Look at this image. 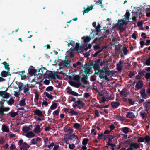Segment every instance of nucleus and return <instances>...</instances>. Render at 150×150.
Masks as SVG:
<instances>
[{"label": "nucleus", "instance_id": "nucleus-1", "mask_svg": "<svg viewBox=\"0 0 150 150\" xmlns=\"http://www.w3.org/2000/svg\"><path fill=\"white\" fill-rule=\"evenodd\" d=\"M85 105V103L82 102V101L81 100L77 101L74 104H73L72 105V106L74 108L76 109V107H77L79 109L83 108Z\"/></svg>", "mask_w": 150, "mask_h": 150}, {"label": "nucleus", "instance_id": "nucleus-2", "mask_svg": "<svg viewBox=\"0 0 150 150\" xmlns=\"http://www.w3.org/2000/svg\"><path fill=\"white\" fill-rule=\"evenodd\" d=\"M128 21H125L123 22L117 23L114 25L113 27L114 28H116L117 26H119V30L120 31L122 32L125 30V29L123 28L124 25L127 24L128 23Z\"/></svg>", "mask_w": 150, "mask_h": 150}, {"label": "nucleus", "instance_id": "nucleus-3", "mask_svg": "<svg viewBox=\"0 0 150 150\" xmlns=\"http://www.w3.org/2000/svg\"><path fill=\"white\" fill-rule=\"evenodd\" d=\"M143 105L144 108V110L148 113V111L150 109V99H148V101H146L143 103Z\"/></svg>", "mask_w": 150, "mask_h": 150}, {"label": "nucleus", "instance_id": "nucleus-4", "mask_svg": "<svg viewBox=\"0 0 150 150\" xmlns=\"http://www.w3.org/2000/svg\"><path fill=\"white\" fill-rule=\"evenodd\" d=\"M28 71V73L31 76L34 75L37 71V70L35 69V67L32 66H30Z\"/></svg>", "mask_w": 150, "mask_h": 150}, {"label": "nucleus", "instance_id": "nucleus-5", "mask_svg": "<svg viewBox=\"0 0 150 150\" xmlns=\"http://www.w3.org/2000/svg\"><path fill=\"white\" fill-rule=\"evenodd\" d=\"M10 109L9 107H4V106H1L0 107V115L2 116L4 115V112H7Z\"/></svg>", "mask_w": 150, "mask_h": 150}, {"label": "nucleus", "instance_id": "nucleus-6", "mask_svg": "<svg viewBox=\"0 0 150 150\" xmlns=\"http://www.w3.org/2000/svg\"><path fill=\"white\" fill-rule=\"evenodd\" d=\"M143 86V81L142 80H139L135 86V90H138L140 89Z\"/></svg>", "mask_w": 150, "mask_h": 150}, {"label": "nucleus", "instance_id": "nucleus-7", "mask_svg": "<svg viewBox=\"0 0 150 150\" xmlns=\"http://www.w3.org/2000/svg\"><path fill=\"white\" fill-rule=\"evenodd\" d=\"M145 110H142L140 112V117L144 119L145 121H149V119L146 116L147 114L145 112Z\"/></svg>", "mask_w": 150, "mask_h": 150}, {"label": "nucleus", "instance_id": "nucleus-8", "mask_svg": "<svg viewBox=\"0 0 150 150\" xmlns=\"http://www.w3.org/2000/svg\"><path fill=\"white\" fill-rule=\"evenodd\" d=\"M125 63L123 62H122L121 60H120L119 63L116 64L117 69L120 71H121L124 66L123 64Z\"/></svg>", "mask_w": 150, "mask_h": 150}, {"label": "nucleus", "instance_id": "nucleus-9", "mask_svg": "<svg viewBox=\"0 0 150 150\" xmlns=\"http://www.w3.org/2000/svg\"><path fill=\"white\" fill-rule=\"evenodd\" d=\"M66 135L68 136V137L66 138L67 140L68 141L69 140H76V139H78L77 136L75 135L74 134H66Z\"/></svg>", "mask_w": 150, "mask_h": 150}, {"label": "nucleus", "instance_id": "nucleus-10", "mask_svg": "<svg viewBox=\"0 0 150 150\" xmlns=\"http://www.w3.org/2000/svg\"><path fill=\"white\" fill-rule=\"evenodd\" d=\"M73 50L78 52H81L83 50V47L81 45H80L79 43H76L75 47Z\"/></svg>", "mask_w": 150, "mask_h": 150}, {"label": "nucleus", "instance_id": "nucleus-11", "mask_svg": "<svg viewBox=\"0 0 150 150\" xmlns=\"http://www.w3.org/2000/svg\"><path fill=\"white\" fill-rule=\"evenodd\" d=\"M87 8L85 7H83V8L84 10L82 11L83 14L84 15L86 13H87L90 10H91L93 8L94 6V5L91 4L90 6L88 5L87 6Z\"/></svg>", "mask_w": 150, "mask_h": 150}, {"label": "nucleus", "instance_id": "nucleus-12", "mask_svg": "<svg viewBox=\"0 0 150 150\" xmlns=\"http://www.w3.org/2000/svg\"><path fill=\"white\" fill-rule=\"evenodd\" d=\"M140 93L142 97L144 99L147 98V94L146 92V90L144 87L140 91Z\"/></svg>", "mask_w": 150, "mask_h": 150}, {"label": "nucleus", "instance_id": "nucleus-13", "mask_svg": "<svg viewBox=\"0 0 150 150\" xmlns=\"http://www.w3.org/2000/svg\"><path fill=\"white\" fill-rule=\"evenodd\" d=\"M104 73L105 74V75L104 76H99V77L100 79H104L105 80H107L108 79L107 76H109L111 74V72L109 71L108 70L104 71Z\"/></svg>", "mask_w": 150, "mask_h": 150}, {"label": "nucleus", "instance_id": "nucleus-14", "mask_svg": "<svg viewBox=\"0 0 150 150\" xmlns=\"http://www.w3.org/2000/svg\"><path fill=\"white\" fill-rule=\"evenodd\" d=\"M69 84L72 86L76 88H78L81 85L80 82H75L74 81H71L69 83Z\"/></svg>", "mask_w": 150, "mask_h": 150}, {"label": "nucleus", "instance_id": "nucleus-15", "mask_svg": "<svg viewBox=\"0 0 150 150\" xmlns=\"http://www.w3.org/2000/svg\"><path fill=\"white\" fill-rule=\"evenodd\" d=\"M67 57V56H65V60H64L63 61V67H66L67 68H68L70 67V61L68 60H66V59Z\"/></svg>", "mask_w": 150, "mask_h": 150}, {"label": "nucleus", "instance_id": "nucleus-16", "mask_svg": "<svg viewBox=\"0 0 150 150\" xmlns=\"http://www.w3.org/2000/svg\"><path fill=\"white\" fill-rule=\"evenodd\" d=\"M29 147V145L26 142H24L22 146L20 147V150H27Z\"/></svg>", "mask_w": 150, "mask_h": 150}, {"label": "nucleus", "instance_id": "nucleus-17", "mask_svg": "<svg viewBox=\"0 0 150 150\" xmlns=\"http://www.w3.org/2000/svg\"><path fill=\"white\" fill-rule=\"evenodd\" d=\"M9 73H10L9 71H5L3 70L1 71L0 75L2 77H6L8 76H10L11 75V74H10Z\"/></svg>", "mask_w": 150, "mask_h": 150}, {"label": "nucleus", "instance_id": "nucleus-18", "mask_svg": "<svg viewBox=\"0 0 150 150\" xmlns=\"http://www.w3.org/2000/svg\"><path fill=\"white\" fill-rule=\"evenodd\" d=\"M35 135V134L32 131H29L26 133L25 136L28 138H31L34 137Z\"/></svg>", "mask_w": 150, "mask_h": 150}, {"label": "nucleus", "instance_id": "nucleus-19", "mask_svg": "<svg viewBox=\"0 0 150 150\" xmlns=\"http://www.w3.org/2000/svg\"><path fill=\"white\" fill-rule=\"evenodd\" d=\"M34 112L35 114L41 117L43 116L41 111L39 109H37L35 110L34 111Z\"/></svg>", "mask_w": 150, "mask_h": 150}, {"label": "nucleus", "instance_id": "nucleus-20", "mask_svg": "<svg viewBox=\"0 0 150 150\" xmlns=\"http://www.w3.org/2000/svg\"><path fill=\"white\" fill-rule=\"evenodd\" d=\"M111 104L113 108H116L120 105V104L119 102H112L111 103Z\"/></svg>", "mask_w": 150, "mask_h": 150}, {"label": "nucleus", "instance_id": "nucleus-21", "mask_svg": "<svg viewBox=\"0 0 150 150\" xmlns=\"http://www.w3.org/2000/svg\"><path fill=\"white\" fill-rule=\"evenodd\" d=\"M102 40H100V39H98V38L96 37L94 40H93L92 42V44L95 43L96 45H100L101 43L102 42Z\"/></svg>", "mask_w": 150, "mask_h": 150}, {"label": "nucleus", "instance_id": "nucleus-22", "mask_svg": "<svg viewBox=\"0 0 150 150\" xmlns=\"http://www.w3.org/2000/svg\"><path fill=\"white\" fill-rule=\"evenodd\" d=\"M127 115L126 117L129 118L133 119L135 118V116L134 113L132 112H127Z\"/></svg>", "mask_w": 150, "mask_h": 150}, {"label": "nucleus", "instance_id": "nucleus-23", "mask_svg": "<svg viewBox=\"0 0 150 150\" xmlns=\"http://www.w3.org/2000/svg\"><path fill=\"white\" fill-rule=\"evenodd\" d=\"M67 93L68 94L72 95L75 96H77L79 95V94L77 93L72 91L71 89H69L67 91Z\"/></svg>", "mask_w": 150, "mask_h": 150}, {"label": "nucleus", "instance_id": "nucleus-24", "mask_svg": "<svg viewBox=\"0 0 150 150\" xmlns=\"http://www.w3.org/2000/svg\"><path fill=\"white\" fill-rule=\"evenodd\" d=\"M82 39L83 40V41L85 43H87L89 42L91 40V37L90 36H83L82 38Z\"/></svg>", "mask_w": 150, "mask_h": 150}, {"label": "nucleus", "instance_id": "nucleus-25", "mask_svg": "<svg viewBox=\"0 0 150 150\" xmlns=\"http://www.w3.org/2000/svg\"><path fill=\"white\" fill-rule=\"evenodd\" d=\"M33 131L35 133H39L41 131L40 127V125H37Z\"/></svg>", "mask_w": 150, "mask_h": 150}, {"label": "nucleus", "instance_id": "nucleus-26", "mask_svg": "<svg viewBox=\"0 0 150 150\" xmlns=\"http://www.w3.org/2000/svg\"><path fill=\"white\" fill-rule=\"evenodd\" d=\"M38 72H41L40 73L41 74L45 75L47 72V70L46 69V68L43 67L40 69L38 70Z\"/></svg>", "mask_w": 150, "mask_h": 150}, {"label": "nucleus", "instance_id": "nucleus-27", "mask_svg": "<svg viewBox=\"0 0 150 150\" xmlns=\"http://www.w3.org/2000/svg\"><path fill=\"white\" fill-rule=\"evenodd\" d=\"M134 149H137L140 148V146L139 144L136 142H132L131 144Z\"/></svg>", "mask_w": 150, "mask_h": 150}, {"label": "nucleus", "instance_id": "nucleus-28", "mask_svg": "<svg viewBox=\"0 0 150 150\" xmlns=\"http://www.w3.org/2000/svg\"><path fill=\"white\" fill-rule=\"evenodd\" d=\"M86 67L85 68L86 69H87L89 70L90 71H91V69L93 68V63H91L90 64H86L85 65Z\"/></svg>", "mask_w": 150, "mask_h": 150}, {"label": "nucleus", "instance_id": "nucleus-29", "mask_svg": "<svg viewBox=\"0 0 150 150\" xmlns=\"http://www.w3.org/2000/svg\"><path fill=\"white\" fill-rule=\"evenodd\" d=\"M6 102L8 104L11 106L14 103L15 100L12 98H11L8 101L6 100Z\"/></svg>", "mask_w": 150, "mask_h": 150}, {"label": "nucleus", "instance_id": "nucleus-30", "mask_svg": "<svg viewBox=\"0 0 150 150\" xmlns=\"http://www.w3.org/2000/svg\"><path fill=\"white\" fill-rule=\"evenodd\" d=\"M2 131L4 132H8L9 131L8 127L5 125H4L2 126Z\"/></svg>", "mask_w": 150, "mask_h": 150}, {"label": "nucleus", "instance_id": "nucleus-31", "mask_svg": "<svg viewBox=\"0 0 150 150\" xmlns=\"http://www.w3.org/2000/svg\"><path fill=\"white\" fill-rule=\"evenodd\" d=\"M18 88L20 91L23 90L25 87H26V85H24L23 83L20 82H18Z\"/></svg>", "mask_w": 150, "mask_h": 150}, {"label": "nucleus", "instance_id": "nucleus-32", "mask_svg": "<svg viewBox=\"0 0 150 150\" xmlns=\"http://www.w3.org/2000/svg\"><path fill=\"white\" fill-rule=\"evenodd\" d=\"M2 64L4 65V68L6 70H7L8 71H9L10 68L9 67V64L7 63L6 62L4 61L2 63Z\"/></svg>", "mask_w": 150, "mask_h": 150}, {"label": "nucleus", "instance_id": "nucleus-33", "mask_svg": "<svg viewBox=\"0 0 150 150\" xmlns=\"http://www.w3.org/2000/svg\"><path fill=\"white\" fill-rule=\"evenodd\" d=\"M101 28V26L100 24H98L97 27H96V31L97 33L95 34V35H98V33L100 32H101V30L100 29ZM93 35H94V34H93Z\"/></svg>", "mask_w": 150, "mask_h": 150}, {"label": "nucleus", "instance_id": "nucleus-34", "mask_svg": "<svg viewBox=\"0 0 150 150\" xmlns=\"http://www.w3.org/2000/svg\"><path fill=\"white\" fill-rule=\"evenodd\" d=\"M144 141L147 144L150 143V136L148 135L145 136L144 138Z\"/></svg>", "mask_w": 150, "mask_h": 150}, {"label": "nucleus", "instance_id": "nucleus-35", "mask_svg": "<svg viewBox=\"0 0 150 150\" xmlns=\"http://www.w3.org/2000/svg\"><path fill=\"white\" fill-rule=\"evenodd\" d=\"M68 113L70 114V115L71 116L72 115H75L77 116L78 115V113L74 110L71 109V111L69 112Z\"/></svg>", "mask_w": 150, "mask_h": 150}, {"label": "nucleus", "instance_id": "nucleus-36", "mask_svg": "<svg viewBox=\"0 0 150 150\" xmlns=\"http://www.w3.org/2000/svg\"><path fill=\"white\" fill-rule=\"evenodd\" d=\"M122 130L123 132L125 134H127L128 133L129 131V128L127 127H125L122 128Z\"/></svg>", "mask_w": 150, "mask_h": 150}, {"label": "nucleus", "instance_id": "nucleus-37", "mask_svg": "<svg viewBox=\"0 0 150 150\" xmlns=\"http://www.w3.org/2000/svg\"><path fill=\"white\" fill-rule=\"evenodd\" d=\"M44 94L47 98H49V99L52 100L53 99V96L52 95L50 94L47 92L45 91L44 92Z\"/></svg>", "mask_w": 150, "mask_h": 150}, {"label": "nucleus", "instance_id": "nucleus-38", "mask_svg": "<svg viewBox=\"0 0 150 150\" xmlns=\"http://www.w3.org/2000/svg\"><path fill=\"white\" fill-rule=\"evenodd\" d=\"M80 76L79 75H76L74 76L73 79L77 82H80Z\"/></svg>", "mask_w": 150, "mask_h": 150}, {"label": "nucleus", "instance_id": "nucleus-39", "mask_svg": "<svg viewBox=\"0 0 150 150\" xmlns=\"http://www.w3.org/2000/svg\"><path fill=\"white\" fill-rule=\"evenodd\" d=\"M138 101V103L140 105H141L142 103L144 102V100L143 99H141L139 97H138L137 98H136V101Z\"/></svg>", "mask_w": 150, "mask_h": 150}, {"label": "nucleus", "instance_id": "nucleus-40", "mask_svg": "<svg viewBox=\"0 0 150 150\" xmlns=\"http://www.w3.org/2000/svg\"><path fill=\"white\" fill-rule=\"evenodd\" d=\"M29 130V127H28L24 126L23 127L22 131L24 133H27Z\"/></svg>", "mask_w": 150, "mask_h": 150}, {"label": "nucleus", "instance_id": "nucleus-41", "mask_svg": "<svg viewBox=\"0 0 150 150\" xmlns=\"http://www.w3.org/2000/svg\"><path fill=\"white\" fill-rule=\"evenodd\" d=\"M93 68L94 71H98L100 69V66L98 64H93Z\"/></svg>", "mask_w": 150, "mask_h": 150}, {"label": "nucleus", "instance_id": "nucleus-42", "mask_svg": "<svg viewBox=\"0 0 150 150\" xmlns=\"http://www.w3.org/2000/svg\"><path fill=\"white\" fill-rule=\"evenodd\" d=\"M65 132H67V134H71L73 132V130L72 128H69L68 129H66L65 130Z\"/></svg>", "mask_w": 150, "mask_h": 150}, {"label": "nucleus", "instance_id": "nucleus-43", "mask_svg": "<svg viewBox=\"0 0 150 150\" xmlns=\"http://www.w3.org/2000/svg\"><path fill=\"white\" fill-rule=\"evenodd\" d=\"M57 106V103H53L50 106V108L52 110H54L55 109Z\"/></svg>", "mask_w": 150, "mask_h": 150}, {"label": "nucleus", "instance_id": "nucleus-44", "mask_svg": "<svg viewBox=\"0 0 150 150\" xmlns=\"http://www.w3.org/2000/svg\"><path fill=\"white\" fill-rule=\"evenodd\" d=\"M20 105L21 106H24L25 105L26 103L25 99L21 100L20 101Z\"/></svg>", "mask_w": 150, "mask_h": 150}, {"label": "nucleus", "instance_id": "nucleus-45", "mask_svg": "<svg viewBox=\"0 0 150 150\" xmlns=\"http://www.w3.org/2000/svg\"><path fill=\"white\" fill-rule=\"evenodd\" d=\"M50 77L53 79H54L56 77L58 79H59V76L58 74H52L50 76Z\"/></svg>", "mask_w": 150, "mask_h": 150}, {"label": "nucleus", "instance_id": "nucleus-46", "mask_svg": "<svg viewBox=\"0 0 150 150\" xmlns=\"http://www.w3.org/2000/svg\"><path fill=\"white\" fill-rule=\"evenodd\" d=\"M81 125L78 123H75L74 124V127L75 129H79L80 128Z\"/></svg>", "mask_w": 150, "mask_h": 150}, {"label": "nucleus", "instance_id": "nucleus-47", "mask_svg": "<svg viewBox=\"0 0 150 150\" xmlns=\"http://www.w3.org/2000/svg\"><path fill=\"white\" fill-rule=\"evenodd\" d=\"M23 89H24V93H25L27 95L29 94V92H28V91L29 90V89L28 88L25 87Z\"/></svg>", "mask_w": 150, "mask_h": 150}, {"label": "nucleus", "instance_id": "nucleus-48", "mask_svg": "<svg viewBox=\"0 0 150 150\" xmlns=\"http://www.w3.org/2000/svg\"><path fill=\"white\" fill-rule=\"evenodd\" d=\"M122 50L123 51V53L125 55H126L128 52V50L127 48L126 47H123L122 48Z\"/></svg>", "mask_w": 150, "mask_h": 150}, {"label": "nucleus", "instance_id": "nucleus-49", "mask_svg": "<svg viewBox=\"0 0 150 150\" xmlns=\"http://www.w3.org/2000/svg\"><path fill=\"white\" fill-rule=\"evenodd\" d=\"M106 27H104L103 28L102 30H103L105 31L104 32V33L105 35H108L109 33V29L106 30Z\"/></svg>", "mask_w": 150, "mask_h": 150}, {"label": "nucleus", "instance_id": "nucleus-50", "mask_svg": "<svg viewBox=\"0 0 150 150\" xmlns=\"http://www.w3.org/2000/svg\"><path fill=\"white\" fill-rule=\"evenodd\" d=\"M89 141V139L88 138H84L82 142V144L84 145H86Z\"/></svg>", "mask_w": 150, "mask_h": 150}, {"label": "nucleus", "instance_id": "nucleus-51", "mask_svg": "<svg viewBox=\"0 0 150 150\" xmlns=\"http://www.w3.org/2000/svg\"><path fill=\"white\" fill-rule=\"evenodd\" d=\"M145 77L148 81L150 79V72L146 73L145 76Z\"/></svg>", "mask_w": 150, "mask_h": 150}, {"label": "nucleus", "instance_id": "nucleus-52", "mask_svg": "<svg viewBox=\"0 0 150 150\" xmlns=\"http://www.w3.org/2000/svg\"><path fill=\"white\" fill-rule=\"evenodd\" d=\"M54 88L52 86H49L47 87L46 90L47 91H52L53 90Z\"/></svg>", "mask_w": 150, "mask_h": 150}, {"label": "nucleus", "instance_id": "nucleus-53", "mask_svg": "<svg viewBox=\"0 0 150 150\" xmlns=\"http://www.w3.org/2000/svg\"><path fill=\"white\" fill-rule=\"evenodd\" d=\"M39 99V95L38 93H35V102L38 103Z\"/></svg>", "mask_w": 150, "mask_h": 150}, {"label": "nucleus", "instance_id": "nucleus-54", "mask_svg": "<svg viewBox=\"0 0 150 150\" xmlns=\"http://www.w3.org/2000/svg\"><path fill=\"white\" fill-rule=\"evenodd\" d=\"M104 71L103 70V69H102L100 70H99V69L98 70V72L95 71L94 73V74L95 75H98L99 74V73H104Z\"/></svg>", "mask_w": 150, "mask_h": 150}, {"label": "nucleus", "instance_id": "nucleus-55", "mask_svg": "<svg viewBox=\"0 0 150 150\" xmlns=\"http://www.w3.org/2000/svg\"><path fill=\"white\" fill-rule=\"evenodd\" d=\"M100 45H93V47L94 50L96 51L97 50L100 49Z\"/></svg>", "mask_w": 150, "mask_h": 150}, {"label": "nucleus", "instance_id": "nucleus-56", "mask_svg": "<svg viewBox=\"0 0 150 150\" xmlns=\"http://www.w3.org/2000/svg\"><path fill=\"white\" fill-rule=\"evenodd\" d=\"M9 113L10 114L11 117L13 118L15 117L16 116L18 115L17 112H10Z\"/></svg>", "mask_w": 150, "mask_h": 150}, {"label": "nucleus", "instance_id": "nucleus-57", "mask_svg": "<svg viewBox=\"0 0 150 150\" xmlns=\"http://www.w3.org/2000/svg\"><path fill=\"white\" fill-rule=\"evenodd\" d=\"M132 144V142H131L130 140L129 139H127L124 142V144L125 145H130Z\"/></svg>", "mask_w": 150, "mask_h": 150}, {"label": "nucleus", "instance_id": "nucleus-58", "mask_svg": "<svg viewBox=\"0 0 150 150\" xmlns=\"http://www.w3.org/2000/svg\"><path fill=\"white\" fill-rule=\"evenodd\" d=\"M145 73L146 71H145L142 70V71H139L138 73V74L141 76H144Z\"/></svg>", "mask_w": 150, "mask_h": 150}, {"label": "nucleus", "instance_id": "nucleus-59", "mask_svg": "<svg viewBox=\"0 0 150 150\" xmlns=\"http://www.w3.org/2000/svg\"><path fill=\"white\" fill-rule=\"evenodd\" d=\"M4 96H3V98H6L8 99V98L10 96V94L8 93H5L4 95Z\"/></svg>", "mask_w": 150, "mask_h": 150}, {"label": "nucleus", "instance_id": "nucleus-60", "mask_svg": "<svg viewBox=\"0 0 150 150\" xmlns=\"http://www.w3.org/2000/svg\"><path fill=\"white\" fill-rule=\"evenodd\" d=\"M130 16V14L129 13V12L128 11H126V13L124 15V16L127 18L128 20H129V16Z\"/></svg>", "mask_w": 150, "mask_h": 150}, {"label": "nucleus", "instance_id": "nucleus-61", "mask_svg": "<svg viewBox=\"0 0 150 150\" xmlns=\"http://www.w3.org/2000/svg\"><path fill=\"white\" fill-rule=\"evenodd\" d=\"M129 103L131 105H134L135 102L134 101H133L132 99L129 98L128 99Z\"/></svg>", "mask_w": 150, "mask_h": 150}, {"label": "nucleus", "instance_id": "nucleus-62", "mask_svg": "<svg viewBox=\"0 0 150 150\" xmlns=\"http://www.w3.org/2000/svg\"><path fill=\"white\" fill-rule=\"evenodd\" d=\"M60 112V110L59 109H57L55 111H54L53 113V114L54 115H55L56 116H58L59 114V113Z\"/></svg>", "mask_w": 150, "mask_h": 150}, {"label": "nucleus", "instance_id": "nucleus-63", "mask_svg": "<svg viewBox=\"0 0 150 150\" xmlns=\"http://www.w3.org/2000/svg\"><path fill=\"white\" fill-rule=\"evenodd\" d=\"M146 93L147 94V98L150 96V88H148L146 90Z\"/></svg>", "mask_w": 150, "mask_h": 150}, {"label": "nucleus", "instance_id": "nucleus-64", "mask_svg": "<svg viewBox=\"0 0 150 150\" xmlns=\"http://www.w3.org/2000/svg\"><path fill=\"white\" fill-rule=\"evenodd\" d=\"M145 64L147 66H150V57L147 59L145 62Z\"/></svg>", "mask_w": 150, "mask_h": 150}]
</instances>
